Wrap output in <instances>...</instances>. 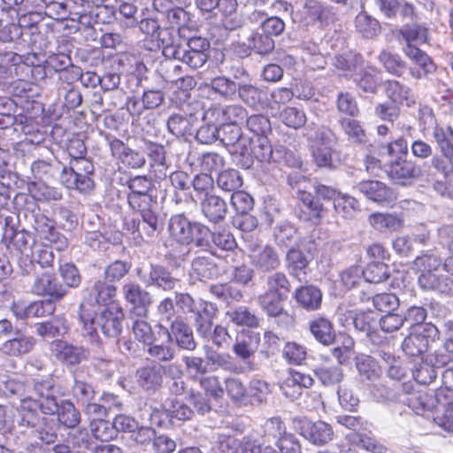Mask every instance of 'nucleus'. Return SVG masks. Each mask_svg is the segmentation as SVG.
<instances>
[{"mask_svg": "<svg viewBox=\"0 0 453 453\" xmlns=\"http://www.w3.org/2000/svg\"><path fill=\"white\" fill-rule=\"evenodd\" d=\"M130 192L127 195L129 206L138 212L142 220H133V232L141 236L144 234L151 237L159 233L163 225L159 219L157 197L154 196L153 183L146 176H134L127 181Z\"/></svg>", "mask_w": 453, "mask_h": 453, "instance_id": "1", "label": "nucleus"}, {"mask_svg": "<svg viewBox=\"0 0 453 453\" xmlns=\"http://www.w3.org/2000/svg\"><path fill=\"white\" fill-rule=\"evenodd\" d=\"M124 318L122 308L116 304L104 307L98 312L88 302H82L79 307L81 336L92 344L100 342L99 331L105 337H118L122 332Z\"/></svg>", "mask_w": 453, "mask_h": 453, "instance_id": "2", "label": "nucleus"}, {"mask_svg": "<svg viewBox=\"0 0 453 453\" xmlns=\"http://www.w3.org/2000/svg\"><path fill=\"white\" fill-rule=\"evenodd\" d=\"M32 388L38 399L27 396L20 399L18 411H26L25 418L29 423L37 420L33 411L40 410L43 414L53 415L58 410V400L55 395V380L51 377L34 379Z\"/></svg>", "mask_w": 453, "mask_h": 453, "instance_id": "3", "label": "nucleus"}, {"mask_svg": "<svg viewBox=\"0 0 453 453\" xmlns=\"http://www.w3.org/2000/svg\"><path fill=\"white\" fill-rule=\"evenodd\" d=\"M337 142L335 134L329 128H319L311 140L310 150L313 163L320 168L335 169L341 165L340 154L332 146Z\"/></svg>", "mask_w": 453, "mask_h": 453, "instance_id": "4", "label": "nucleus"}, {"mask_svg": "<svg viewBox=\"0 0 453 453\" xmlns=\"http://www.w3.org/2000/svg\"><path fill=\"white\" fill-rule=\"evenodd\" d=\"M412 399L419 402L422 410H432L436 403L443 406L441 413L434 418L435 424L448 433H453V394L447 395L440 389L434 395L426 392H418Z\"/></svg>", "mask_w": 453, "mask_h": 453, "instance_id": "5", "label": "nucleus"}, {"mask_svg": "<svg viewBox=\"0 0 453 453\" xmlns=\"http://www.w3.org/2000/svg\"><path fill=\"white\" fill-rule=\"evenodd\" d=\"M136 275L145 287L164 291L173 290L178 281L166 267L158 264L150 263L137 267Z\"/></svg>", "mask_w": 453, "mask_h": 453, "instance_id": "6", "label": "nucleus"}, {"mask_svg": "<svg viewBox=\"0 0 453 453\" xmlns=\"http://www.w3.org/2000/svg\"><path fill=\"white\" fill-rule=\"evenodd\" d=\"M210 42L202 36H192L180 44L175 59L181 61L192 69L202 67L208 60Z\"/></svg>", "mask_w": 453, "mask_h": 453, "instance_id": "7", "label": "nucleus"}, {"mask_svg": "<svg viewBox=\"0 0 453 453\" xmlns=\"http://www.w3.org/2000/svg\"><path fill=\"white\" fill-rule=\"evenodd\" d=\"M368 200L383 207H393L397 200V193L384 182L367 180L358 182L355 187Z\"/></svg>", "mask_w": 453, "mask_h": 453, "instance_id": "8", "label": "nucleus"}, {"mask_svg": "<svg viewBox=\"0 0 453 453\" xmlns=\"http://www.w3.org/2000/svg\"><path fill=\"white\" fill-rule=\"evenodd\" d=\"M438 334V328L431 323L416 327L415 331L403 340L402 349L410 357H418L427 350L429 338L434 339Z\"/></svg>", "mask_w": 453, "mask_h": 453, "instance_id": "9", "label": "nucleus"}, {"mask_svg": "<svg viewBox=\"0 0 453 453\" xmlns=\"http://www.w3.org/2000/svg\"><path fill=\"white\" fill-rule=\"evenodd\" d=\"M35 271L31 292L38 296H49L52 300H61L66 294L67 289L64 285L58 283L53 273L48 271H36V265L30 270Z\"/></svg>", "mask_w": 453, "mask_h": 453, "instance_id": "10", "label": "nucleus"}, {"mask_svg": "<svg viewBox=\"0 0 453 453\" xmlns=\"http://www.w3.org/2000/svg\"><path fill=\"white\" fill-rule=\"evenodd\" d=\"M4 238H10V244L12 245L13 249H15L17 252L26 256V257L20 260L19 266L23 274H29L30 270L35 268V263L28 258V253L31 252L35 243L33 234L25 229L14 230L11 228L5 232Z\"/></svg>", "mask_w": 453, "mask_h": 453, "instance_id": "11", "label": "nucleus"}, {"mask_svg": "<svg viewBox=\"0 0 453 453\" xmlns=\"http://www.w3.org/2000/svg\"><path fill=\"white\" fill-rule=\"evenodd\" d=\"M403 52L418 66L409 68V73L413 79L422 80L435 73L437 65L426 51L414 44H408L403 47Z\"/></svg>", "mask_w": 453, "mask_h": 453, "instance_id": "12", "label": "nucleus"}, {"mask_svg": "<svg viewBox=\"0 0 453 453\" xmlns=\"http://www.w3.org/2000/svg\"><path fill=\"white\" fill-rule=\"evenodd\" d=\"M51 349L56 359L68 368L87 361L90 355L87 348L73 345L62 340L55 341L52 343Z\"/></svg>", "mask_w": 453, "mask_h": 453, "instance_id": "13", "label": "nucleus"}, {"mask_svg": "<svg viewBox=\"0 0 453 453\" xmlns=\"http://www.w3.org/2000/svg\"><path fill=\"white\" fill-rule=\"evenodd\" d=\"M122 294L127 303L131 307V312L138 317H146L148 308L152 303V296L146 289L142 288L140 284L128 281L122 286Z\"/></svg>", "mask_w": 453, "mask_h": 453, "instance_id": "14", "label": "nucleus"}, {"mask_svg": "<svg viewBox=\"0 0 453 453\" xmlns=\"http://www.w3.org/2000/svg\"><path fill=\"white\" fill-rule=\"evenodd\" d=\"M387 173L395 183L406 186L417 180L420 174V168L411 160L404 158L390 159Z\"/></svg>", "mask_w": 453, "mask_h": 453, "instance_id": "15", "label": "nucleus"}, {"mask_svg": "<svg viewBox=\"0 0 453 453\" xmlns=\"http://www.w3.org/2000/svg\"><path fill=\"white\" fill-rule=\"evenodd\" d=\"M219 140L233 155L248 153L250 138L242 134L241 127L234 124H223L219 129Z\"/></svg>", "mask_w": 453, "mask_h": 453, "instance_id": "16", "label": "nucleus"}, {"mask_svg": "<svg viewBox=\"0 0 453 453\" xmlns=\"http://www.w3.org/2000/svg\"><path fill=\"white\" fill-rule=\"evenodd\" d=\"M298 433L314 445L323 446L333 440V428L324 421L311 422L303 419L298 421Z\"/></svg>", "mask_w": 453, "mask_h": 453, "instance_id": "17", "label": "nucleus"}, {"mask_svg": "<svg viewBox=\"0 0 453 453\" xmlns=\"http://www.w3.org/2000/svg\"><path fill=\"white\" fill-rule=\"evenodd\" d=\"M250 258L252 265L263 273L276 270L280 265V257L269 245H250Z\"/></svg>", "mask_w": 453, "mask_h": 453, "instance_id": "18", "label": "nucleus"}, {"mask_svg": "<svg viewBox=\"0 0 453 453\" xmlns=\"http://www.w3.org/2000/svg\"><path fill=\"white\" fill-rule=\"evenodd\" d=\"M443 267L434 273H420L418 282L421 288L444 295L453 294V279L446 274Z\"/></svg>", "mask_w": 453, "mask_h": 453, "instance_id": "19", "label": "nucleus"}, {"mask_svg": "<svg viewBox=\"0 0 453 453\" xmlns=\"http://www.w3.org/2000/svg\"><path fill=\"white\" fill-rule=\"evenodd\" d=\"M251 142L249 143L248 153L241 154L242 157V165L250 168L253 164V157L260 162H271L274 149H273L267 135L250 138Z\"/></svg>", "mask_w": 453, "mask_h": 453, "instance_id": "20", "label": "nucleus"}, {"mask_svg": "<svg viewBox=\"0 0 453 453\" xmlns=\"http://www.w3.org/2000/svg\"><path fill=\"white\" fill-rule=\"evenodd\" d=\"M19 413L20 416L19 425L32 428V433L35 434V436L42 443L50 444L55 441L57 438V433L52 420H50L47 418L40 417L38 411H33V414L37 420H35L32 424L26 420V411H19Z\"/></svg>", "mask_w": 453, "mask_h": 453, "instance_id": "21", "label": "nucleus"}, {"mask_svg": "<svg viewBox=\"0 0 453 453\" xmlns=\"http://www.w3.org/2000/svg\"><path fill=\"white\" fill-rule=\"evenodd\" d=\"M374 2L380 13L387 19H395L397 14L403 20H412L416 18L415 6L405 0H374Z\"/></svg>", "mask_w": 453, "mask_h": 453, "instance_id": "22", "label": "nucleus"}, {"mask_svg": "<svg viewBox=\"0 0 453 453\" xmlns=\"http://www.w3.org/2000/svg\"><path fill=\"white\" fill-rule=\"evenodd\" d=\"M199 199L201 212L209 222L219 224L225 220L228 209L226 202L222 197L211 194Z\"/></svg>", "mask_w": 453, "mask_h": 453, "instance_id": "23", "label": "nucleus"}, {"mask_svg": "<svg viewBox=\"0 0 453 453\" xmlns=\"http://www.w3.org/2000/svg\"><path fill=\"white\" fill-rule=\"evenodd\" d=\"M136 381L145 391L155 392L163 383V366L157 362H151L136 371Z\"/></svg>", "mask_w": 453, "mask_h": 453, "instance_id": "24", "label": "nucleus"}, {"mask_svg": "<svg viewBox=\"0 0 453 453\" xmlns=\"http://www.w3.org/2000/svg\"><path fill=\"white\" fill-rule=\"evenodd\" d=\"M111 155L119 159L124 165L134 168H141L146 163L145 156L142 152L132 150L121 140L114 138L110 142Z\"/></svg>", "mask_w": 453, "mask_h": 453, "instance_id": "25", "label": "nucleus"}, {"mask_svg": "<svg viewBox=\"0 0 453 453\" xmlns=\"http://www.w3.org/2000/svg\"><path fill=\"white\" fill-rule=\"evenodd\" d=\"M168 339L175 341L180 349L193 351L196 348V342L194 339L193 331L190 326L181 319L176 318L170 324V328L166 329Z\"/></svg>", "mask_w": 453, "mask_h": 453, "instance_id": "26", "label": "nucleus"}, {"mask_svg": "<svg viewBox=\"0 0 453 453\" xmlns=\"http://www.w3.org/2000/svg\"><path fill=\"white\" fill-rule=\"evenodd\" d=\"M195 222H191L184 214H176L169 220L171 236L182 245L192 244V231Z\"/></svg>", "mask_w": 453, "mask_h": 453, "instance_id": "27", "label": "nucleus"}, {"mask_svg": "<svg viewBox=\"0 0 453 453\" xmlns=\"http://www.w3.org/2000/svg\"><path fill=\"white\" fill-rule=\"evenodd\" d=\"M159 411L165 413L170 420L177 419L180 421L189 420L194 414L193 410L188 404L175 397L165 399L161 405V410L155 409L151 415Z\"/></svg>", "mask_w": 453, "mask_h": 453, "instance_id": "28", "label": "nucleus"}, {"mask_svg": "<svg viewBox=\"0 0 453 453\" xmlns=\"http://www.w3.org/2000/svg\"><path fill=\"white\" fill-rule=\"evenodd\" d=\"M259 339L253 336H245L237 338L233 345L232 350L234 355L240 358L248 369L255 370V365L251 362L257 347Z\"/></svg>", "mask_w": 453, "mask_h": 453, "instance_id": "29", "label": "nucleus"}, {"mask_svg": "<svg viewBox=\"0 0 453 453\" xmlns=\"http://www.w3.org/2000/svg\"><path fill=\"white\" fill-rule=\"evenodd\" d=\"M384 89L389 101L399 106L403 104L410 106L415 102L411 89L396 80L386 81L384 82Z\"/></svg>", "mask_w": 453, "mask_h": 453, "instance_id": "30", "label": "nucleus"}, {"mask_svg": "<svg viewBox=\"0 0 453 453\" xmlns=\"http://www.w3.org/2000/svg\"><path fill=\"white\" fill-rule=\"evenodd\" d=\"M303 59L312 69H322L326 65V49L323 43L318 44L313 41H306L302 44Z\"/></svg>", "mask_w": 453, "mask_h": 453, "instance_id": "31", "label": "nucleus"}, {"mask_svg": "<svg viewBox=\"0 0 453 453\" xmlns=\"http://www.w3.org/2000/svg\"><path fill=\"white\" fill-rule=\"evenodd\" d=\"M17 336L5 341L0 347V350L8 356L19 357L29 353L35 343L32 336L19 334Z\"/></svg>", "mask_w": 453, "mask_h": 453, "instance_id": "32", "label": "nucleus"}, {"mask_svg": "<svg viewBox=\"0 0 453 453\" xmlns=\"http://www.w3.org/2000/svg\"><path fill=\"white\" fill-rule=\"evenodd\" d=\"M295 299L306 311H316L321 306L322 292L313 285L303 286L296 290Z\"/></svg>", "mask_w": 453, "mask_h": 453, "instance_id": "33", "label": "nucleus"}, {"mask_svg": "<svg viewBox=\"0 0 453 453\" xmlns=\"http://www.w3.org/2000/svg\"><path fill=\"white\" fill-rule=\"evenodd\" d=\"M199 311L194 313V326L201 338L210 336V330L213 326V319L216 309L212 303L206 302L203 306H199Z\"/></svg>", "mask_w": 453, "mask_h": 453, "instance_id": "34", "label": "nucleus"}, {"mask_svg": "<svg viewBox=\"0 0 453 453\" xmlns=\"http://www.w3.org/2000/svg\"><path fill=\"white\" fill-rule=\"evenodd\" d=\"M310 331L314 338L323 345H331L335 340L333 325L326 318L319 317L311 320Z\"/></svg>", "mask_w": 453, "mask_h": 453, "instance_id": "35", "label": "nucleus"}, {"mask_svg": "<svg viewBox=\"0 0 453 453\" xmlns=\"http://www.w3.org/2000/svg\"><path fill=\"white\" fill-rule=\"evenodd\" d=\"M155 38L162 48V53L166 58L175 59L180 43L175 31L168 27H159Z\"/></svg>", "mask_w": 453, "mask_h": 453, "instance_id": "36", "label": "nucleus"}, {"mask_svg": "<svg viewBox=\"0 0 453 453\" xmlns=\"http://www.w3.org/2000/svg\"><path fill=\"white\" fill-rule=\"evenodd\" d=\"M27 218L41 238L49 242H53L55 240L57 231L54 226V223L50 219L41 213L39 211H31L29 215H27Z\"/></svg>", "mask_w": 453, "mask_h": 453, "instance_id": "37", "label": "nucleus"}, {"mask_svg": "<svg viewBox=\"0 0 453 453\" xmlns=\"http://www.w3.org/2000/svg\"><path fill=\"white\" fill-rule=\"evenodd\" d=\"M205 357L209 371H216L223 369L232 372H240V368L234 361L233 357L227 353H219L211 348H207L205 351Z\"/></svg>", "mask_w": 453, "mask_h": 453, "instance_id": "38", "label": "nucleus"}, {"mask_svg": "<svg viewBox=\"0 0 453 453\" xmlns=\"http://www.w3.org/2000/svg\"><path fill=\"white\" fill-rule=\"evenodd\" d=\"M355 27L356 31L365 39H373L381 31L379 20L365 12H361L357 15Z\"/></svg>", "mask_w": 453, "mask_h": 453, "instance_id": "39", "label": "nucleus"}, {"mask_svg": "<svg viewBox=\"0 0 453 453\" xmlns=\"http://www.w3.org/2000/svg\"><path fill=\"white\" fill-rule=\"evenodd\" d=\"M218 274L216 265L209 257H197L192 261L190 276L197 280L205 281Z\"/></svg>", "mask_w": 453, "mask_h": 453, "instance_id": "40", "label": "nucleus"}, {"mask_svg": "<svg viewBox=\"0 0 453 453\" xmlns=\"http://www.w3.org/2000/svg\"><path fill=\"white\" fill-rule=\"evenodd\" d=\"M356 367L362 381L373 382L381 374L380 366L372 357L361 355L357 357Z\"/></svg>", "mask_w": 453, "mask_h": 453, "instance_id": "41", "label": "nucleus"}, {"mask_svg": "<svg viewBox=\"0 0 453 453\" xmlns=\"http://www.w3.org/2000/svg\"><path fill=\"white\" fill-rule=\"evenodd\" d=\"M286 261L290 274L300 281L305 279L309 261L300 250L290 249L287 253Z\"/></svg>", "mask_w": 453, "mask_h": 453, "instance_id": "42", "label": "nucleus"}, {"mask_svg": "<svg viewBox=\"0 0 453 453\" xmlns=\"http://www.w3.org/2000/svg\"><path fill=\"white\" fill-rule=\"evenodd\" d=\"M380 70L373 66H366L356 76L357 86L364 92L374 94L377 92L380 81Z\"/></svg>", "mask_w": 453, "mask_h": 453, "instance_id": "43", "label": "nucleus"}, {"mask_svg": "<svg viewBox=\"0 0 453 453\" xmlns=\"http://www.w3.org/2000/svg\"><path fill=\"white\" fill-rule=\"evenodd\" d=\"M397 34L404 42V45L428 42V29L421 24H406L397 31Z\"/></svg>", "mask_w": 453, "mask_h": 453, "instance_id": "44", "label": "nucleus"}, {"mask_svg": "<svg viewBox=\"0 0 453 453\" xmlns=\"http://www.w3.org/2000/svg\"><path fill=\"white\" fill-rule=\"evenodd\" d=\"M58 422L67 428H74L81 422V413L74 404L69 400H64L60 403H58Z\"/></svg>", "mask_w": 453, "mask_h": 453, "instance_id": "45", "label": "nucleus"}, {"mask_svg": "<svg viewBox=\"0 0 453 453\" xmlns=\"http://www.w3.org/2000/svg\"><path fill=\"white\" fill-rule=\"evenodd\" d=\"M262 430L260 437H262V441L265 444L274 441L277 445L287 433L284 422L278 417L267 419L263 425Z\"/></svg>", "mask_w": 453, "mask_h": 453, "instance_id": "46", "label": "nucleus"}, {"mask_svg": "<svg viewBox=\"0 0 453 453\" xmlns=\"http://www.w3.org/2000/svg\"><path fill=\"white\" fill-rule=\"evenodd\" d=\"M286 299L283 296H278L277 295L265 292L258 296L257 302L259 306L271 317L284 316L287 319H290L289 316L284 312L282 301Z\"/></svg>", "mask_w": 453, "mask_h": 453, "instance_id": "47", "label": "nucleus"}, {"mask_svg": "<svg viewBox=\"0 0 453 453\" xmlns=\"http://www.w3.org/2000/svg\"><path fill=\"white\" fill-rule=\"evenodd\" d=\"M380 63L389 73L401 77L407 69V64L402 58L391 51L383 50L378 56Z\"/></svg>", "mask_w": 453, "mask_h": 453, "instance_id": "48", "label": "nucleus"}, {"mask_svg": "<svg viewBox=\"0 0 453 453\" xmlns=\"http://www.w3.org/2000/svg\"><path fill=\"white\" fill-rule=\"evenodd\" d=\"M334 208L337 214L345 219H352L356 213L360 211L359 202L353 196L340 193L335 198Z\"/></svg>", "mask_w": 453, "mask_h": 453, "instance_id": "49", "label": "nucleus"}, {"mask_svg": "<svg viewBox=\"0 0 453 453\" xmlns=\"http://www.w3.org/2000/svg\"><path fill=\"white\" fill-rule=\"evenodd\" d=\"M368 223L376 230H397L402 227V219L391 213L374 212L369 215Z\"/></svg>", "mask_w": 453, "mask_h": 453, "instance_id": "50", "label": "nucleus"}, {"mask_svg": "<svg viewBox=\"0 0 453 453\" xmlns=\"http://www.w3.org/2000/svg\"><path fill=\"white\" fill-rule=\"evenodd\" d=\"M238 83L222 75L212 78L206 87L210 88L215 94L226 99H233L237 93Z\"/></svg>", "mask_w": 453, "mask_h": 453, "instance_id": "51", "label": "nucleus"}, {"mask_svg": "<svg viewBox=\"0 0 453 453\" xmlns=\"http://www.w3.org/2000/svg\"><path fill=\"white\" fill-rule=\"evenodd\" d=\"M346 438L351 443L372 453H386L388 451L383 443L362 433H349Z\"/></svg>", "mask_w": 453, "mask_h": 453, "instance_id": "52", "label": "nucleus"}, {"mask_svg": "<svg viewBox=\"0 0 453 453\" xmlns=\"http://www.w3.org/2000/svg\"><path fill=\"white\" fill-rule=\"evenodd\" d=\"M156 431L150 426H139L135 428L132 434L127 435V440L130 447L139 449H146L148 446L152 444L155 439Z\"/></svg>", "mask_w": 453, "mask_h": 453, "instance_id": "53", "label": "nucleus"}, {"mask_svg": "<svg viewBox=\"0 0 453 453\" xmlns=\"http://www.w3.org/2000/svg\"><path fill=\"white\" fill-rule=\"evenodd\" d=\"M314 375L326 387L339 384L344 378L343 371L340 366H318L313 370Z\"/></svg>", "mask_w": 453, "mask_h": 453, "instance_id": "54", "label": "nucleus"}, {"mask_svg": "<svg viewBox=\"0 0 453 453\" xmlns=\"http://www.w3.org/2000/svg\"><path fill=\"white\" fill-rule=\"evenodd\" d=\"M390 276V270L388 265L372 261L363 269V277L365 281L378 284L387 280Z\"/></svg>", "mask_w": 453, "mask_h": 453, "instance_id": "55", "label": "nucleus"}, {"mask_svg": "<svg viewBox=\"0 0 453 453\" xmlns=\"http://www.w3.org/2000/svg\"><path fill=\"white\" fill-rule=\"evenodd\" d=\"M266 288L265 292L287 298L290 282L284 273L277 272L267 276Z\"/></svg>", "mask_w": 453, "mask_h": 453, "instance_id": "56", "label": "nucleus"}, {"mask_svg": "<svg viewBox=\"0 0 453 453\" xmlns=\"http://www.w3.org/2000/svg\"><path fill=\"white\" fill-rule=\"evenodd\" d=\"M73 385L72 387L73 397L81 405L93 401L96 396L94 387L85 380H80L76 372L73 373Z\"/></svg>", "mask_w": 453, "mask_h": 453, "instance_id": "57", "label": "nucleus"}, {"mask_svg": "<svg viewBox=\"0 0 453 453\" xmlns=\"http://www.w3.org/2000/svg\"><path fill=\"white\" fill-rule=\"evenodd\" d=\"M248 42L250 43L253 51L259 55L269 54L275 47L274 40L263 31H254L248 37Z\"/></svg>", "mask_w": 453, "mask_h": 453, "instance_id": "58", "label": "nucleus"}, {"mask_svg": "<svg viewBox=\"0 0 453 453\" xmlns=\"http://www.w3.org/2000/svg\"><path fill=\"white\" fill-rule=\"evenodd\" d=\"M56 309L54 300H41L30 303L19 313V317L42 318L51 315Z\"/></svg>", "mask_w": 453, "mask_h": 453, "instance_id": "59", "label": "nucleus"}, {"mask_svg": "<svg viewBox=\"0 0 453 453\" xmlns=\"http://www.w3.org/2000/svg\"><path fill=\"white\" fill-rule=\"evenodd\" d=\"M304 18L307 23H324L327 20L330 11L321 3L315 0H309L304 6Z\"/></svg>", "mask_w": 453, "mask_h": 453, "instance_id": "60", "label": "nucleus"}, {"mask_svg": "<svg viewBox=\"0 0 453 453\" xmlns=\"http://www.w3.org/2000/svg\"><path fill=\"white\" fill-rule=\"evenodd\" d=\"M229 319L238 326L257 327L259 324L257 317L245 306H240L226 312Z\"/></svg>", "mask_w": 453, "mask_h": 453, "instance_id": "61", "label": "nucleus"}, {"mask_svg": "<svg viewBox=\"0 0 453 453\" xmlns=\"http://www.w3.org/2000/svg\"><path fill=\"white\" fill-rule=\"evenodd\" d=\"M115 294L116 287L101 280L95 281L89 291L90 297L98 304L111 301Z\"/></svg>", "mask_w": 453, "mask_h": 453, "instance_id": "62", "label": "nucleus"}, {"mask_svg": "<svg viewBox=\"0 0 453 453\" xmlns=\"http://www.w3.org/2000/svg\"><path fill=\"white\" fill-rule=\"evenodd\" d=\"M246 127L255 137L268 135L272 133L269 118L264 114H252L246 119Z\"/></svg>", "mask_w": 453, "mask_h": 453, "instance_id": "63", "label": "nucleus"}, {"mask_svg": "<svg viewBox=\"0 0 453 453\" xmlns=\"http://www.w3.org/2000/svg\"><path fill=\"white\" fill-rule=\"evenodd\" d=\"M433 137L445 156H453V129H444L440 127H434Z\"/></svg>", "mask_w": 453, "mask_h": 453, "instance_id": "64", "label": "nucleus"}]
</instances>
